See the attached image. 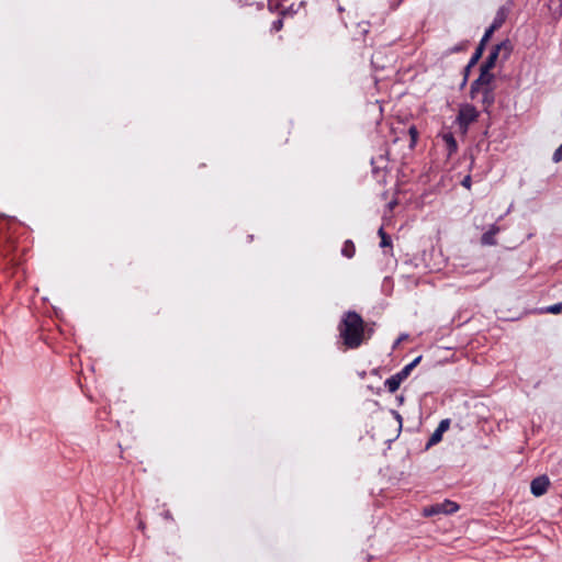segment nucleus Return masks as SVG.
<instances>
[{"instance_id": "obj_23", "label": "nucleus", "mask_w": 562, "mask_h": 562, "mask_svg": "<svg viewBox=\"0 0 562 562\" xmlns=\"http://www.w3.org/2000/svg\"><path fill=\"white\" fill-rule=\"evenodd\" d=\"M461 184L464 188L470 189L471 188V177L470 176L464 177V179L462 180Z\"/></svg>"}, {"instance_id": "obj_6", "label": "nucleus", "mask_w": 562, "mask_h": 562, "mask_svg": "<svg viewBox=\"0 0 562 562\" xmlns=\"http://www.w3.org/2000/svg\"><path fill=\"white\" fill-rule=\"evenodd\" d=\"M449 426H450V420L449 419H442L439 423L437 429L430 436V438H429V440L427 442V448L438 443L441 440V438H442V434L448 430Z\"/></svg>"}, {"instance_id": "obj_14", "label": "nucleus", "mask_w": 562, "mask_h": 562, "mask_svg": "<svg viewBox=\"0 0 562 562\" xmlns=\"http://www.w3.org/2000/svg\"><path fill=\"white\" fill-rule=\"evenodd\" d=\"M355 252H356V247H355L353 243L351 240H346L341 248L342 256H345L347 258H352L355 256Z\"/></svg>"}, {"instance_id": "obj_3", "label": "nucleus", "mask_w": 562, "mask_h": 562, "mask_svg": "<svg viewBox=\"0 0 562 562\" xmlns=\"http://www.w3.org/2000/svg\"><path fill=\"white\" fill-rule=\"evenodd\" d=\"M480 76L475 79L470 89L471 98L474 99L476 93H479L483 88H490V83L492 82L494 76L490 72V70H485L483 68L480 69Z\"/></svg>"}, {"instance_id": "obj_10", "label": "nucleus", "mask_w": 562, "mask_h": 562, "mask_svg": "<svg viewBox=\"0 0 562 562\" xmlns=\"http://www.w3.org/2000/svg\"><path fill=\"white\" fill-rule=\"evenodd\" d=\"M442 140L446 145L449 157L457 153L458 143L452 133L448 132V133L442 134Z\"/></svg>"}, {"instance_id": "obj_2", "label": "nucleus", "mask_w": 562, "mask_h": 562, "mask_svg": "<svg viewBox=\"0 0 562 562\" xmlns=\"http://www.w3.org/2000/svg\"><path fill=\"white\" fill-rule=\"evenodd\" d=\"M479 117L477 110L470 104H467L462 106L459 110L458 116H457V123L461 130L462 133H467L470 124L475 122Z\"/></svg>"}, {"instance_id": "obj_21", "label": "nucleus", "mask_w": 562, "mask_h": 562, "mask_svg": "<svg viewBox=\"0 0 562 562\" xmlns=\"http://www.w3.org/2000/svg\"><path fill=\"white\" fill-rule=\"evenodd\" d=\"M283 26V21L282 19H278L276 20L273 23H272V26H271V30L274 31V32H278L282 29Z\"/></svg>"}, {"instance_id": "obj_9", "label": "nucleus", "mask_w": 562, "mask_h": 562, "mask_svg": "<svg viewBox=\"0 0 562 562\" xmlns=\"http://www.w3.org/2000/svg\"><path fill=\"white\" fill-rule=\"evenodd\" d=\"M493 48L495 50H497L498 56L502 57L504 60L508 59L513 52V45L509 40L502 41L499 44L495 45Z\"/></svg>"}, {"instance_id": "obj_26", "label": "nucleus", "mask_w": 562, "mask_h": 562, "mask_svg": "<svg viewBox=\"0 0 562 562\" xmlns=\"http://www.w3.org/2000/svg\"><path fill=\"white\" fill-rule=\"evenodd\" d=\"M379 235L382 238V236H386L387 234L384 232L383 227H380Z\"/></svg>"}, {"instance_id": "obj_5", "label": "nucleus", "mask_w": 562, "mask_h": 562, "mask_svg": "<svg viewBox=\"0 0 562 562\" xmlns=\"http://www.w3.org/2000/svg\"><path fill=\"white\" fill-rule=\"evenodd\" d=\"M549 485V477L547 475H540L531 481L530 491L532 495L539 497L547 493Z\"/></svg>"}, {"instance_id": "obj_1", "label": "nucleus", "mask_w": 562, "mask_h": 562, "mask_svg": "<svg viewBox=\"0 0 562 562\" xmlns=\"http://www.w3.org/2000/svg\"><path fill=\"white\" fill-rule=\"evenodd\" d=\"M339 336L348 349L359 348L366 339V324L360 314L348 311L338 325Z\"/></svg>"}, {"instance_id": "obj_20", "label": "nucleus", "mask_w": 562, "mask_h": 562, "mask_svg": "<svg viewBox=\"0 0 562 562\" xmlns=\"http://www.w3.org/2000/svg\"><path fill=\"white\" fill-rule=\"evenodd\" d=\"M552 160L554 162H559L562 160V144L553 153Z\"/></svg>"}, {"instance_id": "obj_16", "label": "nucleus", "mask_w": 562, "mask_h": 562, "mask_svg": "<svg viewBox=\"0 0 562 562\" xmlns=\"http://www.w3.org/2000/svg\"><path fill=\"white\" fill-rule=\"evenodd\" d=\"M541 312L548 313V314H554V315L560 314L562 312V302L553 304V305H549V306L542 308Z\"/></svg>"}, {"instance_id": "obj_18", "label": "nucleus", "mask_w": 562, "mask_h": 562, "mask_svg": "<svg viewBox=\"0 0 562 562\" xmlns=\"http://www.w3.org/2000/svg\"><path fill=\"white\" fill-rule=\"evenodd\" d=\"M285 0H268V7L271 11L280 10L283 7Z\"/></svg>"}, {"instance_id": "obj_19", "label": "nucleus", "mask_w": 562, "mask_h": 562, "mask_svg": "<svg viewBox=\"0 0 562 562\" xmlns=\"http://www.w3.org/2000/svg\"><path fill=\"white\" fill-rule=\"evenodd\" d=\"M412 372V366H405L401 371H398L396 374L404 381L405 379H407V376L411 374Z\"/></svg>"}, {"instance_id": "obj_12", "label": "nucleus", "mask_w": 562, "mask_h": 562, "mask_svg": "<svg viewBox=\"0 0 562 562\" xmlns=\"http://www.w3.org/2000/svg\"><path fill=\"white\" fill-rule=\"evenodd\" d=\"M403 380L397 374H393L385 380L384 385L390 393H394L398 390Z\"/></svg>"}, {"instance_id": "obj_17", "label": "nucleus", "mask_w": 562, "mask_h": 562, "mask_svg": "<svg viewBox=\"0 0 562 562\" xmlns=\"http://www.w3.org/2000/svg\"><path fill=\"white\" fill-rule=\"evenodd\" d=\"M408 135L411 138L409 147L414 148L418 139V131L415 125L409 126Z\"/></svg>"}, {"instance_id": "obj_11", "label": "nucleus", "mask_w": 562, "mask_h": 562, "mask_svg": "<svg viewBox=\"0 0 562 562\" xmlns=\"http://www.w3.org/2000/svg\"><path fill=\"white\" fill-rule=\"evenodd\" d=\"M505 22V14L503 10H499L493 20V23L485 30L486 37H491L493 33L498 30Z\"/></svg>"}, {"instance_id": "obj_22", "label": "nucleus", "mask_w": 562, "mask_h": 562, "mask_svg": "<svg viewBox=\"0 0 562 562\" xmlns=\"http://www.w3.org/2000/svg\"><path fill=\"white\" fill-rule=\"evenodd\" d=\"M391 244H392V243H391V237H390L389 235H386V236H382V238H381V243H380V246H381L382 248H384V247H390V246H391Z\"/></svg>"}, {"instance_id": "obj_24", "label": "nucleus", "mask_w": 562, "mask_h": 562, "mask_svg": "<svg viewBox=\"0 0 562 562\" xmlns=\"http://www.w3.org/2000/svg\"><path fill=\"white\" fill-rule=\"evenodd\" d=\"M422 359V356L415 358L412 362H409L407 366H412V370L419 363Z\"/></svg>"}, {"instance_id": "obj_13", "label": "nucleus", "mask_w": 562, "mask_h": 562, "mask_svg": "<svg viewBox=\"0 0 562 562\" xmlns=\"http://www.w3.org/2000/svg\"><path fill=\"white\" fill-rule=\"evenodd\" d=\"M498 54H497V50H495L494 48L491 50L490 55L487 56V58L485 59V61L481 65V68L485 69V70H491L492 68L495 67V64L498 59Z\"/></svg>"}, {"instance_id": "obj_4", "label": "nucleus", "mask_w": 562, "mask_h": 562, "mask_svg": "<svg viewBox=\"0 0 562 562\" xmlns=\"http://www.w3.org/2000/svg\"><path fill=\"white\" fill-rule=\"evenodd\" d=\"M459 509V505L452 501L446 499L442 503L435 504L429 508H425V516H431L436 514H453Z\"/></svg>"}, {"instance_id": "obj_25", "label": "nucleus", "mask_w": 562, "mask_h": 562, "mask_svg": "<svg viewBox=\"0 0 562 562\" xmlns=\"http://www.w3.org/2000/svg\"><path fill=\"white\" fill-rule=\"evenodd\" d=\"M162 516H164V518H165V519H172V516H171V514H170V512H169V510H166V512L162 514Z\"/></svg>"}, {"instance_id": "obj_7", "label": "nucleus", "mask_w": 562, "mask_h": 562, "mask_svg": "<svg viewBox=\"0 0 562 562\" xmlns=\"http://www.w3.org/2000/svg\"><path fill=\"white\" fill-rule=\"evenodd\" d=\"M491 37H486V33H484L483 37L481 38L475 52L473 53L472 57L470 58L468 65H467V68H472L473 66H475L477 64V61L480 60V58L482 57L483 53H484V49H485V45L486 43L488 42Z\"/></svg>"}, {"instance_id": "obj_27", "label": "nucleus", "mask_w": 562, "mask_h": 562, "mask_svg": "<svg viewBox=\"0 0 562 562\" xmlns=\"http://www.w3.org/2000/svg\"><path fill=\"white\" fill-rule=\"evenodd\" d=\"M471 68H464V71H465V77L468 76L469 71H470Z\"/></svg>"}, {"instance_id": "obj_8", "label": "nucleus", "mask_w": 562, "mask_h": 562, "mask_svg": "<svg viewBox=\"0 0 562 562\" xmlns=\"http://www.w3.org/2000/svg\"><path fill=\"white\" fill-rule=\"evenodd\" d=\"M499 232V227L495 224L491 225L490 228L482 235L481 244L484 246L496 245L495 236Z\"/></svg>"}, {"instance_id": "obj_15", "label": "nucleus", "mask_w": 562, "mask_h": 562, "mask_svg": "<svg viewBox=\"0 0 562 562\" xmlns=\"http://www.w3.org/2000/svg\"><path fill=\"white\" fill-rule=\"evenodd\" d=\"M482 102L486 106H490L494 102V94L491 88H483L482 89Z\"/></svg>"}]
</instances>
